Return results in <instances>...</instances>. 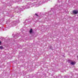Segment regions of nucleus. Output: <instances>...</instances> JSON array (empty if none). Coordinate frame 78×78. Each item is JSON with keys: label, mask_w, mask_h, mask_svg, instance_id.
Returning <instances> with one entry per match:
<instances>
[{"label": "nucleus", "mask_w": 78, "mask_h": 78, "mask_svg": "<svg viewBox=\"0 0 78 78\" xmlns=\"http://www.w3.org/2000/svg\"><path fill=\"white\" fill-rule=\"evenodd\" d=\"M35 15H36V16H38V15L36 13L35 14Z\"/></svg>", "instance_id": "5"}, {"label": "nucleus", "mask_w": 78, "mask_h": 78, "mask_svg": "<svg viewBox=\"0 0 78 78\" xmlns=\"http://www.w3.org/2000/svg\"><path fill=\"white\" fill-rule=\"evenodd\" d=\"M73 12L75 14H78V10H74L73 11Z\"/></svg>", "instance_id": "2"}, {"label": "nucleus", "mask_w": 78, "mask_h": 78, "mask_svg": "<svg viewBox=\"0 0 78 78\" xmlns=\"http://www.w3.org/2000/svg\"><path fill=\"white\" fill-rule=\"evenodd\" d=\"M1 44H2V42L0 41V45H1Z\"/></svg>", "instance_id": "6"}, {"label": "nucleus", "mask_w": 78, "mask_h": 78, "mask_svg": "<svg viewBox=\"0 0 78 78\" xmlns=\"http://www.w3.org/2000/svg\"><path fill=\"white\" fill-rule=\"evenodd\" d=\"M3 47L1 46H0V49H3Z\"/></svg>", "instance_id": "4"}, {"label": "nucleus", "mask_w": 78, "mask_h": 78, "mask_svg": "<svg viewBox=\"0 0 78 78\" xmlns=\"http://www.w3.org/2000/svg\"><path fill=\"white\" fill-rule=\"evenodd\" d=\"M29 33L30 34H31L32 33H33V30L32 29H31L29 31Z\"/></svg>", "instance_id": "3"}, {"label": "nucleus", "mask_w": 78, "mask_h": 78, "mask_svg": "<svg viewBox=\"0 0 78 78\" xmlns=\"http://www.w3.org/2000/svg\"><path fill=\"white\" fill-rule=\"evenodd\" d=\"M69 62L70 63L71 65H74L75 64V62H72V60H69Z\"/></svg>", "instance_id": "1"}]
</instances>
